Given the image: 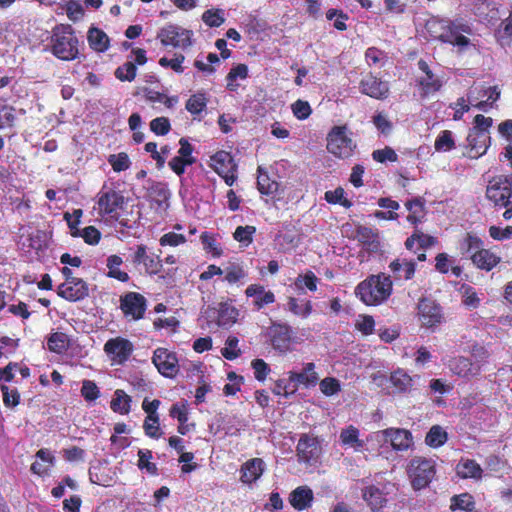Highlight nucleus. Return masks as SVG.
Returning <instances> with one entry per match:
<instances>
[{
  "instance_id": "obj_9",
  "label": "nucleus",
  "mask_w": 512,
  "mask_h": 512,
  "mask_svg": "<svg viewBox=\"0 0 512 512\" xmlns=\"http://www.w3.org/2000/svg\"><path fill=\"white\" fill-rule=\"evenodd\" d=\"M193 32L175 24L162 27L157 38L163 46L186 49L192 45Z\"/></svg>"
},
{
  "instance_id": "obj_43",
  "label": "nucleus",
  "mask_w": 512,
  "mask_h": 512,
  "mask_svg": "<svg viewBox=\"0 0 512 512\" xmlns=\"http://www.w3.org/2000/svg\"><path fill=\"white\" fill-rule=\"evenodd\" d=\"M448 440V433L440 425H433L425 436V444L431 448H439Z\"/></svg>"
},
{
  "instance_id": "obj_4",
  "label": "nucleus",
  "mask_w": 512,
  "mask_h": 512,
  "mask_svg": "<svg viewBox=\"0 0 512 512\" xmlns=\"http://www.w3.org/2000/svg\"><path fill=\"white\" fill-rule=\"evenodd\" d=\"M96 203L100 216L124 224L120 219L126 204L122 191L104 185L97 194Z\"/></svg>"
},
{
  "instance_id": "obj_26",
  "label": "nucleus",
  "mask_w": 512,
  "mask_h": 512,
  "mask_svg": "<svg viewBox=\"0 0 512 512\" xmlns=\"http://www.w3.org/2000/svg\"><path fill=\"white\" fill-rule=\"evenodd\" d=\"M37 461L31 464L30 470L33 474L45 477L50 474L51 468L55 464V457L47 448H41L36 452Z\"/></svg>"
},
{
  "instance_id": "obj_42",
  "label": "nucleus",
  "mask_w": 512,
  "mask_h": 512,
  "mask_svg": "<svg viewBox=\"0 0 512 512\" xmlns=\"http://www.w3.org/2000/svg\"><path fill=\"white\" fill-rule=\"evenodd\" d=\"M450 510L452 512L456 511H464L471 512L476 508V503L474 497L468 493H461L458 495H454L450 498Z\"/></svg>"
},
{
  "instance_id": "obj_54",
  "label": "nucleus",
  "mask_w": 512,
  "mask_h": 512,
  "mask_svg": "<svg viewBox=\"0 0 512 512\" xmlns=\"http://www.w3.org/2000/svg\"><path fill=\"white\" fill-rule=\"evenodd\" d=\"M114 74L115 77L122 82H131L135 79L137 74L136 64L131 61L125 62L115 70Z\"/></svg>"
},
{
  "instance_id": "obj_2",
  "label": "nucleus",
  "mask_w": 512,
  "mask_h": 512,
  "mask_svg": "<svg viewBox=\"0 0 512 512\" xmlns=\"http://www.w3.org/2000/svg\"><path fill=\"white\" fill-rule=\"evenodd\" d=\"M425 29L432 39L457 46L460 49L470 44V39L464 34H470L471 28L462 20L432 17L427 20Z\"/></svg>"
},
{
  "instance_id": "obj_64",
  "label": "nucleus",
  "mask_w": 512,
  "mask_h": 512,
  "mask_svg": "<svg viewBox=\"0 0 512 512\" xmlns=\"http://www.w3.org/2000/svg\"><path fill=\"white\" fill-rule=\"evenodd\" d=\"M81 396L87 402H93L100 396V391L96 383L92 380H84L81 387Z\"/></svg>"
},
{
  "instance_id": "obj_14",
  "label": "nucleus",
  "mask_w": 512,
  "mask_h": 512,
  "mask_svg": "<svg viewBox=\"0 0 512 512\" xmlns=\"http://www.w3.org/2000/svg\"><path fill=\"white\" fill-rule=\"evenodd\" d=\"M376 437H382L384 441H389L393 450L395 451H407L413 445L412 433L404 428H386L384 430L375 433Z\"/></svg>"
},
{
  "instance_id": "obj_7",
  "label": "nucleus",
  "mask_w": 512,
  "mask_h": 512,
  "mask_svg": "<svg viewBox=\"0 0 512 512\" xmlns=\"http://www.w3.org/2000/svg\"><path fill=\"white\" fill-rule=\"evenodd\" d=\"M486 197L495 207L502 208L511 204L512 176L498 175L489 180Z\"/></svg>"
},
{
  "instance_id": "obj_47",
  "label": "nucleus",
  "mask_w": 512,
  "mask_h": 512,
  "mask_svg": "<svg viewBox=\"0 0 512 512\" xmlns=\"http://www.w3.org/2000/svg\"><path fill=\"white\" fill-rule=\"evenodd\" d=\"M138 462L137 467L141 471H146L148 474L152 476H157L159 474L158 467L156 463L151 462L153 458L152 451L149 449H139L137 452Z\"/></svg>"
},
{
  "instance_id": "obj_20",
  "label": "nucleus",
  "mask_w": 512,
  "mask_h": 512,
  "mask_svg": "<svg viewBox=\"0 0 512 512\" xmlns=\"http://www.w3.org/2000/svg\"><path fill=\"white\" fill-rule=\"evenodd\" d=\"M418 309L419 320L427 328L435 327L443 320L442 308L431 300H421Z\"/></svg>"
},
{
  "instance_id": "obj_53",
  "label": "nucleus",
  "mask_w": 512,
  "mask_h": 512,
  "mask_svg": "<svg viewBox=\"0 0 512 512\" xmlns=\"http://www.w3.org/2000/svg\"><path fill=\"white\" fill-rule=\"evenodd\" d=\"M239 339L236 336H229L225 341V347L221 349V355L227 360H235L241 355L238 347Z\"/></svg>"
},
{
  "instance_id": "obj_31",
  "label": "nucleus",
  "mask_w": 512,
  "mask_h": 512,
  "mask_svg": "<svg viewBox=\"0 0 512 512\" xmlns=\"http://www.w3.org/2000/svg\"><path fill=\"white\" fill-rule=\"evenodd\" d=\"M210 167L218 175L231 172L232 170H237V165L234 162L232 155L224 150L217 151L210 157Z\"/></svg>"
},
{
  "instance_id": "obj_30",
  "label": "nucleus",
  "mask_w": 512,
  "mask_h": 512,
  "mask_svg": "<svg viewBox=\"0 0 512 512\" xmlns=\"http://www.w3.org/2000/svg\"><path fill=\"white\" fill-rule=\"evenodd\" d=\"M313 499V491L307 486H299L289 495V503L297 511H303L311 507Z\"/></svg>"
},
{
  "instance_id": "obj_6",
  "label": "nucleus",
  "mask_w": 512,
  "mask_h": 512,
  "mask_svg": "<svg viewBox=\"0 0 512 512\" xmlns=\"http://www.w3.org/2000/svg\"><path fill=\"white\" fill-rule=\"evenodd\" d=\"M408 475L412 488L422 490L429 486L436 475L435 462L425 457H414L409 462Z\"/></svg>"
},
{
  "instance_id": "obj_52",
  "label": "nucleus",
  "mask_w": 512,
  "mask_h": 512,
  "mask_svg": "<svg viewBox=\"0 0 512 512\" xmlns=\"http://www.w3.org/2000/svg\"><path fill=\"white\" fill-rule=\"evenodd\" d=\"M462 293V303L468 308H477L480 305V299L474 287L469 284H462L460 287Z\"/></svg>"
},
{
  "instance_id": "obj_60",
  "label": "nucleus",
  "mask_w": 512,
  "mask_h": 512,
  "mask_svg": "<svg viewBox=\"0 0 512 512\" xmlns=\"http://www.w3.org/2000/svg\"><path fill=\"white\" fill-rule=\"evenodd\" d=\"M256 232V227L251 225L238 226L233 233V237L239 243L249 245L253 242V235Z\"/></svg>"
},
{
  "instance_id": "obj_49",
  "label": "nucleus",
  "mask_w": 512,
  "mask_h": 512,
  "mask_svg": "<svg viewBox=\"0 0 512 512\" xmlns=\"http://www.w3.org/2000/svg\"><path fill=\"white\" fill-rule=\"evenodd\" d=\"M274 241L276 245H278L279 250L285 252L298 247L300 243V237L294 232H279L276 234Z\"/></svg>"
},
{
  "instance_id": "obj_10",
  "label": "nucleus",
  "mask_w": 512,
  "mask_h": 512,
  "mask_svg": "<svg viewBox=\"0 0 512 512\" xmlns=\"http://www.w3.org/2000/svg\"><path fill=\"white\" fill-rule=\"evenodd\" d=\"M120 309L123 315L131 320L138 321L145 315L147 309L146 298L138 292H127L120 296Z\"/></svg>"
},
{
  "instance_id": "obj_37",
  "label": "nucleus",
  "mask_w": 512,
  "mask_h": 512,
  "mask_svg": "<svg viewBox=\"0 0 512 512\" xmlns=\"http://www.w3.org/2000/svg\"><path fill=\"white\" fill-rule=\"evenodd\" d=\"M435 270L441 274H448L451 272L457 278L460 277L463 272L460 266L454 265V260H452L445 252H441L436 255Z\"/></svg>"
},
{
  "instance_id": "obj_35",
  "label": "nucleus",
  "mask_w": 512,
  "mask_h": 512,
  "mask_svg": "<svg viewBox=\"0 0 512 512\" xmlns=\"http://www.w3.org/2000/svg\"><path fill=\"white\" fill-rule=\"evenodd\" d=\"M362 496L373 512L379 511L387 502L383 492L374 485L365 487Z\"/></svg>"
},
{
  "instance_id": "obj_58",
  "label": "nucleus",
  "mask_w": 512,
  "mask_h": 512,
  "mask_svg": "<svg viewBox=\"0 0 512 512\" xmlns=\"http://www.w3.org/2000/svg\"><path fill=\"white\" fill-rule=\"evenodd\" d=\"M319 279L317 276L310 270H308L305 274L299 275L295 280V285L298 289H303L306 287L309 291L314 292L317 290Z\"/></svg>"
},
{
  "instance_id": "obj_41",
  "label": "nucleus",
  "mask_w": 512,
  "mask_h": 512,
  "mask_svg": "<svg viewBox=\"0 0 512 512\" xmlns=\"http://www.w3.org/2000/svg\"><path fill=\"white\" fill-rule=\"evenodd\" d=\"M456 473L460 478H474L480 479L482 477L483 470L481 466L472 459L460 461L456 466Z\"/></svg>"
},
{
  "instance_id": "obj_55",
  "label": "nucleus",
  "mask_w": 512,
  "mask_h": 512,
  "mask_svg": "<svg viewBox=\"0 0 512 512\" xmlns=\"http://www.w3.org/2000/svg\"><path fill=\"white\" fill-rule=\"evenodd\" d=\"M434 147L436 151H450L455 148V141L450 130H443L437 136Z\"/></svg>"
},
{
  "instance_id": "obj_8",
  "label": "nucleus",
  "mask_w": 512,
  "mask_h": 512,
  "mask_svg": "<svg viewBox=\"0 0 512 512\" xmlns=\"http://www.w3.org/2000/svg\"><path fill=\"white\" fill-rule=\"evenodd\" d=\"M267 338L272 348L281 355L293 350V330L287 323L273 322L267 330Z\"/></svg>"
},
{
  "instance_id": "obj_38",
  "label": "nucleus",
  "mask_w": 512,
  "mask_h": 512,
  "mask_svg": "<svg viewBox=\"0 0 512 512\" xmlns=\"http://www.w3.org/2000/svg\"><path fill=\"white\" fill-rule=\"evenodd\" d=\"M47 349L56 354L65 353L70 347V338L64 332H53L47 337Z\"/></svg>"
},
{
  "instance_id": "obj_61",
  "label": "nucleus",
  "mask_w": 512,
  "mask_h": 512,
  "mask_svg": "<svg viewBox=\"0 0 512 512\" xmlns=\"http://www.w3.org/2000/svg\"><path fill=\"white\" fill-rule=\"evenodd\" d=\"M327 20L334 21V28L339 31H345L347 29L346 21L349 19L348 14L344 13L342 10L331 8L326 12Z\"/></svg>"
},
{
  "instance_id": "obj_50",
  "label": "nucleus",
  "mask_w": 512,
  "mask_h": 512,
  "mask_svg": "<svg viewBox=\"0 0 512 512\" xmlns=\"http://www.w3.org/2000/svg\"><path fill=\"white\" fill-rule=\"evenodd\" d=\"M288 310L295 316L301 318H307L313 310V305L310 300H305L303 304H299V301L295 297H288L287 301Z\"/></svg>"
},
{
  "instance_id": "obj_3",
  "label": "nucleus",
  "mask_w": 512,
  "mask_h": 512,
  "mask_svg": "<svg viewBox=\"0 0 512 512\" xmlns=\"http://www.w3.org/2000/svg\"><path fill=\"white\" fill-rule=\"evenodd\" d=\"M393 292V280L383 272L372 274L355 288V295L367 306H379L386 302Z\"/></svg>"
},
{
  "instance_id": "obj_33",
  "label": "nucleus",
  "mask_w": 512,
  "mask_h": 512,
  "mask_svg": "<svg viewBox=\"0 0 512 512\" xmlns=\"http://www.w3.org/2000/svg\"><path fill=\"white\" fill-rule=\"evenodd\" d=\"M359 434V429L354 425H349L346 428H343L339 435L341 445L353 448L356 452L362 451L364 441L359 438Z\"/></svg>"
},
{
  "instance_id": "obj_28",
  "label": "nucleus",
  "mask_w": 512,
  "mask_h": 512,
  "mask_svg": "<svg viewBox=\"0 0 512 512\" xmlns=\"http://www.w3.org/2000/svg\"><path fill=\"white\" fill-rule=\"evenodd\" d=\"M240 480L245 484L256 482L264 472V461L261 458H252L241 466Z\"/></svg>"
},
{
  "instance_id": "obj_29",
  "label": "nucleus",
  "mask_w": 512,
  "mask_h": 512,
  "mask_svg": "<svg viewBox=\"0 0 512 512\" xmlns=\"http://www.w3.org/2000/svg\"><path fill=\"white\" fill-rule=\"evenodd\" d=\"M288 375L290 382L299 383L305 387L315 386L319 380L313 362L305 363L301 372L289 371Z\"/></svg>"
},
{
  "instance_id": "obj_51",
  "label": "nucleus",
  "mask_w": 512,
  "mask_h": 512,
  "mask_svg": "<svg viewBox=\"0 0 512 512\" xmlns=\"http://www.w3.org/2000/svg\"><path fill=\"white\" fill-rule=\"evenodd\" d=\"M223 273H225L224 280L230 285L240 282L247 276L243 266L238 263H230L223 270Z\"/></svg>"
},
{
  "instance_id": "obj_32",
  "label": "nucleus",
  "mask_w": 512,
  "mask_h": 512,
  "mask_svg": "<svg viewBox=\"0 0 512 512\" xmlns=\"http://www.w3.org/2000/svg\"><path fill=\"white\" fill-rule=\"evenodd\" d=\"M405 207L409 212L406 218L407 221L417 228V226L424 221L426 216L424 198L415 197L409 199L405 202Z\"/></svg>"
},
{
  "instance_id": "obj_23",
  "label": "nucleus",
  "mask_w": 512,
  "mask_h": 512,
  "mask_svg": "<svg viewBox=\"0 0 512 512\" xmlns=\"http://www.w3.org/2000/svg\"><path fill=\"white\" fill-rule=\"evenodd\" d=\"M420 376H410L404 369L398 368L391 372L389 382L397 394H411L414 391V379Z\"/></svg>"
},
{
  "instance_id": "obj_62",
  "label": "nucleus",
  "mask_w": 512,
  "mask_h": 512,
  "mask_svg": "<svg viewBox=\"0 0 512 512\" xmlns=\"http://www.w3.org/2000/svg\"><path fill=\"white\" fill-rule=\"evenodd\" d=\"M108 162L115 172L125 171L131 164L129 156L125 152L110 155Z\"/></svg>"
},
{
  "instance_id": "obj_15",
  "label": "nucleus",
  "mask_w": 512,
  "mask_h": 512,
  "mask_svg": "<svg viewBox=\"0 0 512 512\" xmlns=\"http://www.w3.org/2000/svg\"><path fill=\"white\" fill-rule=\"evenodd\" d=\"M466 141L467 144L465 146L463 156L470 159H478L486 154L491 144V137L489 136V133L469 130Z\"/></svg>"
},
{
  "instance_id": "obj_56",
  "label": "nucleus",
  "mask_w": 512,
  "mask_h": 512,
  "mask_svg": "<svg viewBox=\"0 0 512 512\" xmlns=\"http://www.w3.org/2000/svg\"><path fill=\"white\" fill-rule=\"evenodd\" d=\"M345 191L342 187H338L335 190H329L325 192L324 199L330 204H340L345 208H350L352 202L345 198Z\"/></svg>"
},
{
  "instance_id": "obj_63",
  "label": "nucleus",
  "mask_w": 512,
  "mask_h": 512,
  "mask_svg": "<svg viewBox=\"0 0 512 512\" xmlns=\"http://www.w3.org/2000/svg\"><path fill=\"white\" fill-rule=\"evenodd\" d=\"M291 110H292L293 115L298 120H305V119L309 118V116L312 113V108H311L309 102L301 100V99L296 100L291 105Z\"/></svg>"
},
{
  "instance_id": "obj_22",
  "label": "nucleus",
  "mask_w": 512,
  "mask_h": 512,
  "mask_svg": "<svg viewBox=\"0 0 512 512\" xmlns=\"http://www.w3.org/2000/svg\"><path fill=\"white\" fill-rule=\"evenodd\" d=\"M355 239L361 244L364 250L369 253H377L381 250V243L377 230L364 225L355 228Z\"/></svg>"
},
{
  "instance_id": "obj_1",
  "label": "nucleus",
  "mask_w": 512,
  "mask_h": 512,
  "mask_svg": "<svg viewBox=\"0 0 512 512\" xmlns=\"http://www.w3.org/2000/svg\"><path fill=\"white\" fill-rule=\"evenodd\" d=\"M84 43L70 24L55 25L49 37L48 50L57 59L71 62L80 58Z\"/></svg>"
},
{
  "instance_id": "obj_59",
  "label": "nucleus",
  "mask_w": 512,
  "mask_h": 512,
  "mask_svg": "<svg viewBox=\"0 0 512 512\" xmlns=\"http://www.w3.org/2000/svg\"><path fill=\"white\" fill-rule=\"evenodd\" d=\"M207 105V99L203 93L192 95L186 102V109L193 115L200 114Z\"/></svg>"
},
{
  "instance_id": "obj_45",
  "label": "nucleus",
  "mask_w": 512,
  "mask_h": 512,
  "mask_svg": "<svg viewBox=\"0 0 512 512\" xmlns=\"http://www.w3.org/2000/svg\"><path fill=\"white\" fill-rule=\"evenodd\" d=\"M482 246V239L470 232H467L463 239H461L459 242L460 253L463 256H469V258L473 253H476V251L479 250Z\"/></svg>"
},
{
  "instance_id": "obj_24",
  "label": "nucleus",
  "mask_w": 512,
  "mask_h": 512,
  "mask_svg": "<svg viewBox=\"0 0 512 512\" xmlns=\"http://www.w3.org/2000/svg\"><path fill=\"white\" fill-rule=\"evenodd\" d=\"M247 297H253V306L256 310H261L265 306L275 302V294L271 290H266L263 285L251 284L246 290Z\"/></svg>"
},
{
  "instance_id": "obj_40",
  "label": "nucleus",
  "mask_w": 512,
  "mask_h": 512,
  "mask_svg": "<svg viewBox=\"0 0 512 512\" xmlns=\"http://www.w3.org/2000/svg\"><path fill=\"white\" fill-rule=\"evenodd\" d=\"M238 310L228 303H220L217 310V324L221 327H231L238 318Z\"/></svg>"
},
{
  "instance_id": "obj_16",
  "label": "nucleus",
  "mask_w": 512,
  "mask_h": 512,
  "mask_svg": "<svg viewBox=\"0 0 512 512\" xmlns=\"http://www.w3.org/2000/svg\"><path fill=\"white\" fill-rule=\"evenodd\" d=\"M321 447L316 438L303 434L296 446V455L300 463L313 465L317 462Z\"/></svg>"
},
{
  "instance_id": "obj_19",
  "label": "nucleus",
  "mask_w": 512,
  "mask_h": 512,
  "mask_svg": "<svg viewBox=\"0 0 512 512\" xmlns=\"http://www.w3.org/2000/svg\"><path fill=\"white\" fill-rule=\"evenodd\" d=\"M359 88L361 93L377 100L386 99L390 92L388 83L372 74L365 76L360 81Z\"/></svg>"
},
{
  "instance_id": "obj_27",
  "label": "nucleus",
  "mask_w": 512,
  "mask_h": 512,
  "mask_svg": "<svg viewBox=\"0 0 512 512\" xmlns=\"http://www.w3.org/2000/svg\"><path fill=\"white\" fill-rule=\"evenodd\" d=\"M450 370L460 377L476 376L481 371L480 364L473 362L464 356H458L449 361Z\"/></svg>"
},
{
  "instance_id": "obj_18",
  "label": "nucleus",
  "mask_w": 512,
  "mask_h": 512,
  "mask_svg": "<svg viewBox=\"0 0 512 512\" xmlns=\"http://www.w3.org/2000/svg\"><path fill=\"white\" fill-rule=\"evenodd\" d=\"M57 294L67 301L77 302L88 296L89 288L83 279L77 278L74 281L60 284L57 288Z\"/></svg>"
},
{
  "instance_id": "obj_39",
  "label": "nucleus",
  "mask_w": 512,
  "mask_h": 512,
  "mask_svg": "<svg viewBox=\"0 0 512 512\" xmlns=\"http://www.w3.org/2000/svg\"><path fill=\"white\" fill-rule=\"evenodd\" d=\"M132 398L122 389L114 392L110 402V408L113 412L120 415H127L131 411Z\"/></svg>"
},
{
  "instance_id": "obj_25",
  "label": "nucleus",
  "mask_w": 512,
  "mask_h": 512,
  "mask_svg": "<svg viewBox=\"0 0 512 512\" xmlns=\"http://www.w3.org/2000/svg\"><path fill=\"white\" fill-rule=\"evenodd\" d=\"M473 265L478 269L489 272L495 268L501 261V257L490 249H485L483 246L473 253L470 257Z\"/></svg>"
},
{
  "instance_id": "obj_17",
  "label": "nucleus",
  "mask_w": 512,
  "mask_h": 512,
  "mask_svg": "<svg viewBox=\"0 0 512 512\" xmlns=\"http://www.w3.org/2000/svg\"><path fill=\"white\" fill-rule=\"evenodd\" d=\"M392 275L393 283L400 285L414 278L416 273V262L412 259L396 258L388 266Z\"/></svg>"
},
{
  "instance_id": "obj_5",
  "label": "nucleus",
  "mask_w": 512,
  "mask_h": 512,
  "mask_svg": "<svg viewBox=\"0 0 512 512\" xmlns=\"http://www.w3.org/2000/svg\"><path fill=\"white\" fill-rule=\"evenodd\" d=\"M347 125L333 126L326 137V149L333 156L340 159L350 158L357 145L349 136Z\"/></svg>"
},
{
  "instance_id": "obj_11",
  "label": "nucleus",
  "mask_w": 512,
  "mask_h": 512,
  "mask_svg": "<svg viewBox=\"0 0 512 512\" xmlns=\"http://www.w3.org/2000/svg\"><path fill=\"white\" fill-rule=\"evenodd\" d=\"M418 68L423 75L417 77L416 83L419 88L421 98H427L428 96L439 92L443 86V81L431 70L428 63L420 59L418 61Z\"/></svg>"
},
{
  "instance_id": "obj_36",
  "label": "nucleus",
  "mask_w": 512,
  "mask_h": 512,
  "mask_svg": "<svg viewBox=\"0 0 512 512\" xmlns=\"http://www.w3.org/2000/svg\"><path fill=\"white\" fill-rule=\"evenodd\" d=\"M123 264V259L116 254L108 256L106 260L107 266V277L116 279L120 282L126 283L130 280V276L127 272L122 271L120 266Z\"/></svg>"
},
{
  "instance_id": "obj_13",
  "label": "nucleus",
  "mask_w": 512,
  "mask_h": 512,
  "mask_svg": "<svg viewBox=\"0 0 512 512\" xmlns=\"http://www.w3.org/2000/svg\"><path fill=\"white\" fill-rule=\"evenodd\" d=\"M132 263L136 266L142 265L145 272L151 276L160 274L163 268L160 255L151 252L144 244L135 247Z\"/></svg>"
},
{
  "instance_id": "obj_34",
  "label": "nucleus",
  "mask_w": 512,
  "mask_h": 512,
  "mask_svg": "<svg viewBox=\"0 0 512 512\" xmlns=\"http://www.w3.org/2000/svg\"><path fill=\"white\" fill-rule=\"evenodd\" d=\"M87 41L90 48L99 53L107 51L110 46L108 35L97 27H91L88 30Z\"/></svg>"
},
{
  "instance_id": "obj_12",
  "label": "nucleus",
  "mask_w": 512,
  "mask_h": 512,
  "mask_svg": "<svg viewBox=\"0 0 512 512\" xmlns=\"http://www.w3.org/2000/svg\"><path fill=\"white\" fill-rule=\"evenodd\" d=\"M152 363L158 372L166 378H174L179 372L177 355L167 348H156L153 352Z\"/></svg>"
},
{
  "instance_id": "obj_48",
  "label": "nucleus",
  "mask_w": 512,
  "mask_h": 512,
  "mask_svg": "<svg viewBox=\"0 0 512 512\" xmlns=\"http://www.w3.org/2000/svg\"><path fill=\"white\" fill-rule=\"evenodd\" d=\"M144 96H145V99L148 101V102H151V103H162L165 105V107L167 108H173L179 101V97L174 95V96H168L162 92H159V91H156V90H153V89H150V88H146L144 90Z\"/></svg>"
},
{
  "instance_id": "obj_57",
  "label": "nucleus",
  "mask_w": 512,
  "mask_h": 512,
  "mask_svg": "<svg viewBox=\"0 0 512 512\" xmlns=\"http://www.w3.org/2000/svg\"><path fill=\"white\" fill-rule=\"evenodd\" d=\"M202 21L211 28L220 27L224 22V13L221 9H208L202 14Z\"/></svg>"
},
{
  "instance_id": "obj_44",
  "label": "nucleus",
  "mask_w": 512,
  "mask_h": 512,
  "mask_svg": "<svg viewBox=\"0 0 512 512\" xmlns=\"http://www.w3.org/2000/svg\"><path fill=\"white\" fill-rule=\"evenodd\" d=\"M258 177H257V188L258 191L262 195H274L279 188V184L275 180H271L268 173L263 171L262 167H258Z\"/></svg>"
},
{
  "instance_id": "obj_21",
  "label": "nucleus",
  "mask_w": 512,
  "mask_h": 512,
  "mask_svg": "<svg viewBox=\"0 0 512 512\" xmlns=\"http://www.w3.org/2000/svg\"><path fill=\"white\" fill-rule=\"evenodd\" d=\"M104 351L112 355L118 363H123L131 356L133 352L132 343L121 337L109 339L104 345Z\"/></svg>"
},
{
  "instance_id": "obj_46",
  "label": "nucleus",
  "mask_w": 512,
  "mask_h": 512,
  "mask_svg": "<svg viewBox=\"0 0 512 512\" xmlns=\"http://www.w3.org/2000/svg\"><path fill=\"white\" fill-rule=\"evenodd\" d=\"M248 76H249L248 75V66L243 63L237 64L236 66H234L230 69V71L228 72V74L226 76V82H227L226 88L231 92H235L239 87V84L236 83V80L237 79L244 80Z\"/></svg>"
}]
</instances>
